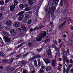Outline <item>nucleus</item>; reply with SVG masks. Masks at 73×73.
<instances>
[{"instance_id": "61", "label": "nucleus", "mask_w": 73, "mask_h": 73, "mask_svg": "<svg viewBox=\"0 0 73 73\" xmlns=\"http://www.w3.org/2000/svg\"><path fill=\"white\" fill-rule=\"evenodd\" d=\"M59 60L60 61H61V60H62V59L61 58H59Z\"/></svg>"}, {"instance_id": "10", "label": "nucleus", "mask_w": 73, "mask_h": 73, "mask_svg": "<svg viewBox=\"0 0 73 73\" xmlns=\"http://www.w3.org/2000/svg\"><path fill=\"white\" fill-rule=\"evenodd\" d=\"M44 61L46 64L50 63V60L47 58L44 59Z\"/></svg>"}, {"instance_id": "49", "label": "nucleus", "mask_w": 73, "mask_h": 73, "mask_svg": "<svg viewBox=\"0 0 73 73\" xmlns=\"http://www.w3.org/2000/svg\"><path fill=\"white\" fill-rule=\"evenodd\" d=\"M68 67L70 68H72V65L71 64H70L68 66Z\"/></svg>"}, {"instance_id": "40", "label": "nucleus", "mask_w": 73, "mask_h": 73, "mask_svg": "<svg viewBox=\"0 0 73 73\" xmlns=\"http://www.w3.org/2000/svg\"><path fill=\"white\" fill-rule=\"evenodd\" d=\"M15 69H16V68L15 67H12L11 68V70H15Z\"/></svg>"}, {"instance_id": "28", "label": "nucleus", "mask_w": 73, "mask_h": 73, "mask_svg": "<svg viewBox=\"0 0 73 73\" xmlns=\"http://www.w3.org/2000/svg\"><path fill=\"white\" fill-rule=\"evenodd\" d=\"M28 3L30 5H32L33 4V1L32 0H29L28 1Z\"/></svg>"}, {"instance_id": "53", "label": "nucleus", "mask_w": 73, "mask_h": 73, "mask_svg": "<svg viewBox=\"0 0 73 73\" xmlns=\"http://www.w3.org/2000/svg\"><path fill=\"white\" fill-rule=\"evenodd\" d=\"M1 56H4V54L3 52H1Z\"/></svg>"}, {"instance_id": "60", "label": "nucleus", "mask_w": 73, "mask_h": 73, "mask_svg": "<svg viewBox=\"0 0 73 73\" xmlns=\"http://www.w3.org/2000/svg\"><path fill=\"white\" fill-rule=\"evenodd\" d=\"M61 40H60V39H58V42L59 43H60V42H61Z\"/></svg>"}, {"instance_id": "15", "label": "nucleus", "mask_w": 73, "mask_h": 73, "mask_svg": "<svg viewBox=\"0 0 73 73\" xmlns=\"http://www.w3.org/2000/svg\"><path fill=\"white\" fill-rule=\"evenodd\" d=\"M3 33L4 35L7 36V37H9V34L8 33L6 32H3Z\"/></svg>"}, {"instance_id": "11", "label": "nucleus", "mask_w": 73, "mask_h": 73, "mask_svg": "<svg viewBox=\"0 0 73 73\" xmlns=\"http://www.w3.org/2000/svg\"><path fill=\"white\" fill-rule=\"evenodd\" d=\"M12 22L11 21L8 20L6 22V24L7 25H11V24H12Z\"/></svg>"}, {"instance_id": "8", "label": "nucleus", "mask_w": 73, "mask_h": 73, "mask_svg": "<svg viewBox=\"0 0 73 73\" xmlns=\"http://www.w3.org/2000/svg\"><path fill=\"white\" fill-rule=\"evenodd\" d=\"M3 38L5 42H10L11 41V39L8 37H4Z\"/></svg>"}, {"instance_id": "26", "label": "nucleus", "mask_w": 73, "mask_h": 73, "mask_svg": "<svg viewBox=\"0 0 73 73\" xmlns=\"http://www.w3.org/2000/svg\"><path fill=\"white\" fill-rule=\"evenodd\" d=\"M34 62L35 66V67H37L38 66L37 65V61L36 60H35L34 61Z\"/></svg>"}, {"instance_id": "59", "label": "nucleus", "mask_w": 73, "mask_h": 73, "mask_svg": "<svg viewBox=\"0 0 73 73\" xmlns=\"http://www.w3.org/2000/svg\"><path fill=\"white\" fill-rule=\"evenodd\" d=\"M67 19H68V21H71V19H70V18H68Z\"/></svg>"}, {"instance_id": "36", "label": "nucleus", "mask_w": 73, "mask_h": 73, "mask_svg": "<svg viewBox=\"0 0 73 73\" xmlns=\"http://www.w3.org/2000/svg\"><path fill=\"white\" fill-rule=\"evenodd\" d=\"M38 65L39 66H41V62H40V60H38Z\"/></svg>"}, {"instance_id": "42", "label": "nucleus", "mask_w": 73, "mask_h": 73, "mask_svg": "<svg viewBox=\"0 0 73 73\" xmlns=\"http://www.w3.org/2000/svg\"><path fill=\"white\" fill-rule=\"evenodd\" d=\"M60 56V53H58V52L57 51L56 54V56Z\"/></svg>"}, {"instance_id": "54", "label": "nucleus", "mask_w": 73, "mask_h": 73, "mask_svg": "<svg viewBox=\"0 0 73 73\" xmlns=\"http://www.w3.org/2000/svg\"><path fill=\"white\" fill-rule=\"evenodd\" d=\"M70 72H71V73H73V68L70 70Z\"/></svg>"}, {"instance_id": "64", "label": "nucleus", "mask_w": 73, "mask_h": 73, "mask_svg": "<svg viewBox=\"0 0 73 73\" xmlns=\"http://www.w3.org/2000/svg\"><path fill=\"white\" fill-rule=\"evenodd\" d=\"M35 72V70H33L32 71L31 73H34Z\"/></svg>"}, {"instance_id": "63", "label": "nucleus", "mask_w": 73, "mask_h": 73, "mask_svg": "<svg viewBox=\"0 0 73 73\" xmlns=\"http://www.w3.org/2000/svg\"><path fill=\"white\" fill-rule=\"evenodd\" d=\"M1 73H5V72L4 71H2L1 72Z\"/></svg>"}, {"instance_id": "17", "label": "nucleus", "mask_w": 73, "mask_h": 73, "mask_svg": "<svg viewBox=\"0 0 73 73\" xmlns=\"http://www.w3.org/2000/svg\"><path fill=\"white\" fill-rule=\"evenodd\" d=\"M21 28L23 31H25L26 30V27L24 25H22L21 26Z\"/></svg>"}, {"instance_id": "2", "label": "nucleus", "mask_w": 73, "mask_h": 73, "mask_svg": "<svg viewBox=\"0 0 73 73\" xmlns=\"http://www.w3.org/2000/svg\"><path fill=\"white\" fill-rule=\"evenodd\" d=\"M46 53L47 54L48 57L51 58H52V55L51 54V52L50 51V47H48L46 50Z\"/></svg>"}, {"instance_id": "18", "label": "nucleus", "mask_w": 73, "mask_h": 73, "mask_svg": "<svg viewBox=\"0 0 73 73\" xmlns=\"http://www.w3.org/2000/svg\"><path fill=\"white\" fill-rule=\"evenodd\" d=\"M25 13V11H22L20 12H19V13L17 14V15L18 16L20 15H23L24 13Z\"/></svg>"}, {"instance_id": "38", "label": "nucleus", "mask_w": 73, "mask_h": 73, "mask_svg": "<svg viewBox=\"0 0 73 73\" xmlns=\"http://www.w3.org/2000/svg\"><path fill=\"white\" fill-rule=\"evenodd\" d=\"M36 29V27H35L33 29H30V31L31 32H32V31H35Z\"/></svg>"}, {"instance_id": "27", "label": "nucleus", "mask_w": 73, "mask_h": 73, "mask_svg": "<svg viewBox=\"0 0 73 73\" xmlns=\"http://www.w3.org/2000/svg\"><path fill=\"white\" fill-rule=\"evenodd\" d=\"M50 39H47V40H46L45 41V43L48 44L50 42Z\"/></svg>"}, {"instance_id": "23", "label": "nucleus", "mask_w": 73, "mask_h": 73, "mask_svg": "<svg viewBox=\"0 0 73 73\" xmlns=\"http://www.w3.org/2000/svg\"><path fill=\"white\" fill-rule=\"evenodd\" d=\"M43 27H44V26H40L39 27H36V29H37V30H39V29H40L41 28H43Z\"/></svg>"}, {"instance_id": "52", "label": "nucleus", "mask_w": 73, "mask_h": 73, "mask_svg": "<svg viewBox=\"0 0 73 73\" xmlns=\"http://www.w3.org/2000/svg\"><path fill=\"white\" fill-rule=\"evenodd\" d=\"M42 49H37V51H38V52H40V51L41 50H42Z\"/></svg>"}, {"instance_id": "22", "label": "nucleus", "mask_w": 73, "mask_h": 73, "mask_svg": "<svg viewBox=\"0 0 73 73\" xmlns=\"http://www.w3.org/2000/svg\"><path fill=\"white\" fill-rule=\"evenodd\" d=\"M30 10L31 8L29 7H27L25 9V11H30Z\"/></svg>"}, {"instance_id": "6", "label": "nucleus", "mask_w": 73, "mask_h": 73, "mask_svg": "<svg viewBox=\"0 0 73 73\" xmlns=\"http://www.w3.org/2000/svg\"><path fill=\"white\" fill-rule=\"evenodd\" d=\"M41 68H42L40 70V71L38 72V73H44V71L43 69H44L45 68V67L44 66L42 65L41 66Z\"/></svg>"}, {"instance_id": "44", "label": "nucleus", "mask_w": 73, "mask_h": 73, "mask_svg": "<svg viewBox=\"0 0 73 73\" xmlns=\"http://www.w3.org/2000/svg\"><path fill=\"white\" fill-rule=\"evenodd\" d=\"M21 63L22 64H24L25 63V60H23L22 62H21Z\"/></svg>"}, {"instance_id": "50", "label": "nucleus", "mask_w": 73, "mask_h": 73, "mask_svg": "<svg viewBox=\"0 0 73 73\" xmlns=\"http://www.w3.org/2000/svg\"><path fill=\"white\" fill-rule=\"evenodd\" d=\"M69 52V49L67 50V52H66L67 54H68Z\"/></svg>"}, {"instance_id": "43", "label": "nucleus", "mask_w": 73, "mask_h": 73, "mask_svg": "<svg viewBox=\"0 0 73 73\" xmlns=\"http://www.w3.org/2000/svg\"><path fill=\"white\" fill-rule=\"evenodd\" d=\"M11 0H5V3H8L9 1H11Z\"/></svg>"}, {"instance_id": "19", "label": "nucleus", "mask_w": 73, "mask_h": 73, "mask_svg": "<svg viewBox=\"0 0 73 73\" xmlns=\"http://www.w3.org/2000/svg\"><path fill=\"white\" fill-rule=\"evenodd\" d=\"M15 6H10V11H13L15 9Z\"/></svg>"}, {"instance_id": "3", "label": "nucleus", "mask_w": 73, "mask_h": 73, "mask_svg": "<svg viewBox=\"0 0 73 73\" xmlns=\"http://www.w3.org/2000/svg\"><path fill=\"white\" fill-rule=\"evenodd\" d=\"M55 9L56 8H55V7H52L51 9H50L48 11V14H50V13H51L53 14V13H54V11H55Z\"/></svg>"}, {"instance_id": "9", "label": "nucleus", "mask_w": 73, "mask_h": 73, "mask_svg": "<svg viewBox=\"0 0 73 73\" xmlns=\"http://www.w3.org/2000/svg\"><path fill=\"white\" fill-rule=\"evenodd\" d=\"M52 65L54 67L56 66V59H54L52 60Z\"/></svg>"}, {"instance_id": "16", "label": "nucleus", "mask_w": 73, "mask_h": 73, "mask_svg": "<svg viewBox=\"0 0 73 73\" xmlns=\"http://www.w3.org/2000/svg\"><path fill=\"white\" fill-rule=\"evenodd\" d=\"M46 70H51V69H52V67L50 66H47L46 68Z\"/></svg>"}, {"instance_id": "14", "label": "nucleus", "mask_w": 73, "mask_h": 73, "mask_svg": "<svg viewBox=\"0 0 73 73\" xmlns=\"http://www.w3.org/2000/svg\"><path fill=\"white\" fill-rule=\"evenodd\" d=\"M29 18H30V16L29 15H26L25 16V20H29Z\"/></svg>"}, {"instance_id": "30", "label": "nucleus", "mask_w": 73, "mask_h": 73, "mask_svg": "<svg viewBox=\"0 0 73 73\" xmlns=\"http://www.w3.org/2000/svg\"><path fill=\"white\" fill-rule=\"evenodd\" d=\"M23 73H28V71L26 70L23 69Z\"/></svg>"}, {"instance_id": "25", "label": "nucleus", "mask_w": 73, "mask_h": 73, "mask_svg": "<svg viewBox=\"0 0 73 73\" xmlns=\"http://www.w3.org/2000/svg\"><path fill=\"white\" fill-rule=\"evenodd\" d=\"M18 15H17H17H14V16L13 17V19L14 20H15L16 19H17V17H18Z\"/></svg>"}, {"instance_id": "58", "label": "nucleus", "mask_w": 73, "mask_h": 73, "mask_svg": "<svg viewBox=\"0 0 73 73\" xmlns=\"http://www.w3.org/2000/svg\"><path fill=\"white\" fill-rule=\"evenodd\" d=\"M25 6L26 7H28V4H25Z\"/></svg>"}, {"instance_id": "31", "label": "nucleus", "mask_w": 73, "mask_h": 73, "mask_svg": "<svg viewBox=\"0 0 73 73\" xmlns=\"http://www.w3.org/2000/svg\"><path fill=\"white\" fill-rule=\"evenodd\" d=\"M58 0H53V1L54 2V3L57 4L58 2Z\"/></svg>"}, {"instance_id": "1", "label": "nucleus", "mask_w": 73, "mask_h": 73, "mask_svg": "<svg viewBox=\"0 0 73 73\" xmlns=\"http://www.w3.org/2000/svg\"><path fill=\"white\" fill-rule=\"evenodd\" d=\"M40 36H39V38H36V40L37 41H41L42 40V37L46 36V33L45 31H41L40 33Z\"/></svg>"}, {"instance_id": "55", "label": "nucleus", "mask_w": 73, "mask_h": 73, "mask_svg": "<svg viewBox=\"0 0 73 73\" xmlns=\"http://www.w3.org/2000/svg\"><path fill=\"white\" fill-rule=\"evenodd\" d=\"M66 62L67 63H69V60H66Z\"/></svg>"}, {"instance_id": "37", "label": "nucleus", "mask_w": 73, "mask_h": 73, "mask_svg": "<svg viewBox=\"0 0 73 73\" xmlns=\"http://www.w3.org/2000/svg\"><path fill=\"white\" fill-rule=\"evenodd\" d=\"M66 21H65L62 25L60 26V27H63L64 25H65V23H66Z\"/></svg>"}, {"instance_id": "12", "label": "nucleus", "mask_w": 73, "mask_h": 73, "mask_svg": "<svg viewBox=\"0 0 73 73\" xmlns=\"http://www.w3.org/2000/svg\"><path fill=\"white\" fill-rule=\"evenodd\" d=\"M19 16L18 18V20L19 21H21V20H23V18H24V16H23V15H19Z\"/></svg>"}, {"instance_id": "35", "label": "nucleus", "mask_w": 73, "mask_h": 73, "mask_svg": "<svg viewBox=\"0 0 73 73\" xmlns=\"http://www.w3.org/2000/svg\"><path fill=\"white\" fill-rule=\"evenodd\" d=\"M31 23H32V20L31 19L29 20L28 21V24H30Z\"/></svg>"}, {"instance_id": "39", "label": "nucleus", "mask_w": 73, "mask_h": 73, "mask_svg": "<svg viewBox=\"0 0 73 73\" xmlns=\"http://www.w3.org/2000/svg\"><path fill=\"white\" fill-rule=\"evenodd\" d=\"M69 70V68H67L66 69V73H68V72Z\"/></svg>"}, {"instance_id": "57", "label": "nucleus", "mask_w": 73, "mask_h": 73, "mask_svg": "<svg viewBox=\"0 0 73 73\" xmlns=\"http://www.w3.org/2000/svg\"><path fill=\"white\" fill-rule=\"evenodd\" d=\"M51 2L50 1H49L48 2V5H51V3H50Z\"/></svg>"}, {"instance_id": "46", "label": "nucleus", "mask_w": 73, "mask_h": 73, "mask_svg": "<svg viewBox=\"0 0 73 73\" xmlns=\"http://www.w3.org/2000/svg\"><path fill=\"white\" fill-rule=\"evenodd\" d=\"M18 65H21L22 64H21V62H18Z\"/></svg>"}, {"instance_id": "20", "label": "nucleus", "mask_w": 73, "mask_h": 73, "mask_svg": "<svg viewBox=\"0 0 73 73\" xmlns=\"http://www.w3.org/2000/svg\"><path fill=\"white\" fill-rule=\"evenodd\" d=\"M18 2L17 0H15L14 1V6H16L17 5Z\"/></svg>"}, {"instance_id": "47", "label": "nucleus", "mask_w": 73, "mask_h": 73, "mask_svg": "<svg viewBox=\"0 0 73 73\" xmlns=\"http://www.w3.org/2000/svg\"><path fill=\"white\" fill-rule=\"evenodd\" d=\"M3 28V26L1 25H0V28H1V29H2V28Z\"/></svg>"}, {"instance_id": "21", "label": "nucleus", "mask_w": 73, "mask_h": 73, "mask_svg": "<svg viewBox=\"0 0 73 73\" xmlns=\"http://www.w3.org/2000/svg\"><path fill=\"white\" fill-rule=\"evenodd\" d=\"M52 48H54L56 49L57 51H58L59 50V48L56 47V45H55L54 44L52 46Z\"/></svg>"}, {"instance_id": "4", "label": "nucleus", "mask_w": 73, "mask_h": 73, "mask_svg": "<svg viewBox=\"0 0 73 73\" xmlns=\"http://www.w3.org/2000/svg\"><path fill=\"white\" fill-rule=\"evenodd\" d=\"M13 59H9L8 60H2V61H3V62L4 61L5 62H8L10 64H12V62H13Z\"/></svg>"}, {"instance_id": "33", "label": "nucleus", "mask_w": 73, "mask_h": 73, "mask_svg": "<svg viewBox=\"0 0 73 73\" xmlns=\"http://www.w3.org/2000/svg\"><path fill=\"white\" fill-rule=\"evenodd\" d=\"M4 8L3 7H2L0 8V11L1 12H3V11H4Z\"/></svg>"}, {"instance_id": "56", "label": "nucleus", "mask_w": 73, "mask_h": 73, "mask_svg": "<svg viewBox=\"0 0 73 73\" xmlns=\"http://www.w3.org/2000/svg\"><path fill=\"white\" fill-rule=\"evenodd\" d=\"M45 10L46 12H48V10L47 9H45Z\"/></svg>"}, {"instance_id": "24", "label": "nucleus", "mask_w": 73, "mask_h": 73, "mask_svg": "<svg viewBox=\"0 0 73 73\" xmlns=\"http://www.w3.org/2000/svg\"><path fill=\"white\" fill-rule=\"evenodd\" d=\"M66 59V57L65 56V55H63V61H65Z\"/></svg>"}, {"instance_id": "34", "label": "nucleus", "mask_w": 73, "mask_h": 73, "mask_svg": "<svg viewBox=\"0 0 73 73\" xmlns=\"http://www.w3.org/2000/svg\"><path fill=\"white\" fill-rule=\"evenodd\" d=\"M4 4V2L3 1H0V4L1 5H3Z\"/></svg>"}, {"instance_id": "41", "label": "nucleus", "mask_w": 73, "mask_h": 73, "mask_svg": "<svg viewBox=\"0 0 73 73\" xmlns=\"http://www.w3.org/2000/svg\"><path fill=\"white\" fill-rule=\"evenodd\" d=\"M66 73V69L64 67L63 70V73Z\"/></svg>"}, {"instance_id": "29", "label": "nucleus", "mask_w": 73, "mask_h": 73, "mask_svg": "<svg viewBox=\"0 0 73 73\" xmlns=\"http://www.w3.org/2000/svg\"><path fill=\"white\" fill-rule=\"evenodd\" d=\"M19 7L21 9H23L24 8V6L23 4H21L19 6Z\"/></svg>"}, {"instance_id": "13", "label": "nucleus", "mask_w": 73, "mask_h": 73, "mask_svg": "<svg viewBox=\"0 0 73 73\" xmlns=\"http://www.w3.org/2000/svg\"><path fill=\"white\" fill-rule=\"evenodd\" d=\"M18 29L19 31L20 32H19V36H22V35H23V33L21 32V29H20V28H18Z\"/></svg>"}, {"instance_id": "45", "label": "nucleus", "mask_w": 73, "mask_h": 73, "mask_svg": "<svg viewBox=\"0 0 73 73\" xmlns=\"http://www.w3.org/2000/svg\"><path fill=\"white\" fill-rule=\"evenodd\" d=\"M32 11H29V12H27V13H28V14H29L30 15V14H31L32 13Z\"/></svg>"}, {"instance_id": "5", "label": "nucleus", "mask_w": 73, "mask_h": 73, "mask_svg": "<svg viewBox=\"0 0 73 73\" xmlns=\"http://www.w3.org/2000/svg\"><path fill=\"white\" fill-rule=\"evenodd\" d=\"M10 33H11V35L13 36H15V35H16V31H15V30L13 29H12L11 30Z\"/></svg>"}, {"instance_id": "7", "label": "nucleus", "mask_w": 73, "mask_h": 73, "mask_svg": "<svg viewBox=\"0 0 73 73\" xmlns=\"http://www.w3.org/2000/svg\"><path fill=\"white\" fill-rule=\"evenodd\" d=\"M21 24L19 22L15 23H14L13 25L15 27H19L20 26Z\"/></svg>"}, {"instance_id": "32", "label": "nucleus", "mask_w": 73, "mask_h": 73, "mask_svg": "<svg viewBox=\"0 0 73 73\" xmlns=\"http://www.w3.org/2000/svg\"><path fill=\"white\" fill-rule=\"evenodd\" d=\"M68 42L69 45H70L72 44V40H71V39H70L69 40Z\"/></svg>"}, {"instance_id": "51", "label": "nucleus", "mask_w": 73, "mask_h": 73, "mask_svg": "<svg viewBox=\"0 0 73 73\" xmlns=\"http://www.w3.org/2000/svg\"><path fill=\"white\" fill-rule=\"evenodd\" d=\"M3 16V14L2 13H0V20H1V18H0V17L1 16Z\"/></svg>"}, {"instance_id": "48", "label": "nucleus", "mask_w": 73, "mask_h": 73, "mask_svg": "<svg viewBox=\"0 0 73 73\" xmlns=\"http://www.w3.org/2000/svg\"><path fill=\"white\" fill-rule=\"evenodd\" d=\"M70 62L71 64L72 63V62H73V60H72V59H71L70 60Z\"/></svg>"}, {"instance_id": "62", "label": "nucleus", "mask_w": 73, "mask_h": 73, "mask_svg": "<svg viewBox=\"0 0 73 73\" xmlns=\"http://www.w3.org/2000/svg\"><path fill=\"white\" fill-rule=\"evenodd\" d=\"M64 51H63L62 52V53L63 54H64Z\"/></svg>"}]
</instances>
